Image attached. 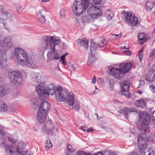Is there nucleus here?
Instances as JSON below:
<instances>
[{
  "instance_id": "1",
  "label": "nucleus",
  "mask_w": 155,
  "mask_h": 155,
  "mask_svg": "<svg viewBox=\"0 0 155 155\" xmlns=\"http://www.w3.org/2000/svg\"><path fill=\"white\" fill-rule=\"evenodd\" d=\"M150 120L149 114L146 111H143L142 114L140 115L137 125L140 126V131L141 133L139 134L137 138L138 148L140 155H154V152L151 148L149 149L146 152L145 150L147 147V136L145 134L149 131L148 124Z\"/></svg>"
},
{
  "instance_id": "2",
  "label": "nucleus",
  "mask_w": 155,
  "mask_h": 155,
  "mask_svg": "<svg viewBox=\"0 0 155 155\" xmlns=\"http://www.w3.org/2000/svg\"><path fill=\"white\" fill-rule=\"evenodd\" d=\"M48 91H46V96L48 97L49 94L52 95L55 94L56 100L58 101H64L65 100V95L64 93L65 92L63 91L61 86L57 87L54 89V85L53 84H50L48 85Z\"/></svg>"
},
{
  "instance_id": "3",
  "label": "nucleus",
  "mask_w": 155,
  "mask_h": 155,
  "mask_svg": "<svg viewBox=\"0 0 155 155\" xmlns=\"http://www.w3.org/2000/svg\"><path fill=\"white\" fill-rule=\"evenodd\" d=\"M89 5L87 0H75L71 8L74 14L79 15L86 10Z\"/></svg>"
},
{
  "instance_id": "4",
  "label": "nucleus",
  "mask_w": 155,
  "mask_h": 155,
  "mask_svg": "<svg viewBox=\"0 0 155 155\" xmlns=\"http://www.w3.org/2000/svg\"><path fill=\"white\" fill-rule=\"evenodd\" d=\"M39 107L37 113V120L40 123H43L46 118V114L50 107V104L43 99Z\"/></svg>"
},
{
  "instance_id": "5",
  "label": "nucleus",
  "mask_w": 155,
  "mask_h": 155,
  "mask_svg": "<svg viewBox=\"0 0 155 155\" xmlns=\"http://www.w3.org/2000/svg\"><path fill=\"white\" fill-rule=\"evenodd\" d=\"M8 76L11 83L16 84L19 86L23 84L24 81L21 74L17 70L12 71L9 72Z\"/></svg>"
},
{
  "instance_id": "6",
  "label": "nucleus",
  "mask_w": 155,
  "mask_h": 155,
  "mask_svg": "<svg viewBox=\"0 0 155 155\" xmlns=\"http://www.w3.org/2000/svg\"><path fill=\"white\" fill-rule=\"evenodd\" d=\"M14 51V52L12 53L11 59H13L16 57L19 64H24L25 62L21 57L24 58L25 56H26V52L24 49L19 47L15 48Z\"/></svg>"
},
{
  "instance_id": "7",
  "label": "nucleus",
  "mask_w": 155,
  "mask_h": 155,
  "mask_svg": "<svg viewBox=\"0 0 155 155\" xmlns=\"http://www.w3.org/2000/svg\"><path fill=\"white\" fill-rule=\"evenodd\" d=\"M44 130H46L49 134H55L57 133L58 126L56 124H53L50 120L46 121L42 126Z\"/></svg>"
},
{
  "instance_id": "8",
  "label": "nucleus",
  "mask_w": 155,
  "mask_h": 155,
  "mask_svg": "<svg viewBox=\"0 0 155 155\" xmlns=\"http://www.w3.org/2000/svg\"><path fill=\"white\" fill-rule=\"evenodd\" d=\"M38 85L36 87V91L38 92L39 96V98L43 100L46 97L47 84L45 83L40 82Z\"/></svg>"
},
{
  "instance_id": "9",
  "label": "nucleus",
  "mask_w": 155,
  "mask_h": 155,
  "mask_svg": "<svg viewBox=\"0 0 155 155\" xmlns=\"http://www.w3.org/2000/svg\"><path fill=\"white\" fill-rule=\"evenodd\" d=\"M65 100H67L68 104L72 106L73 109L78 110L80 109L79 102L77 101H74V96L72 93H68L67 96H65Z\"/></svg>"
},
{
  "instance_id": "10",
  "label": "nucleus",
  "mask_w": 155,
  "mask_h": 155,
  "mask_svg": "<svg viewBox=\"0 0 155 155\" xmlns=\"http://www.w3.org/2000/svg\"><path fill=\"white\" fill-rule=\"evenodd\" d=\"M87 14L93 18L98 17L102 15L101 9L97 7L92 6L90 7L87 11Z\"/></svg>"
},
{
  "instance_id": "11",
  "label": "nucleus",
  "mask_w": 155,
  "mask_h": 155,
  "mask_svg": "<svg viewBox=\"0 0 155 155\" xmlns=\"http://www.w3.org/2000/svg\"><path fill=\"white\" fill-rule=\"evenodd\" d=\"M124 15L126 19V22L128 24L131 25L132 26H134L138 23V21L137 18L133 15L130 12H125Z\"/></svg>"
},
{
  "instance_id": "12",
  "label": "nucleus",
  "mask_w": 155,
  "mask_h": 155,
  "mask_svg": "<svg viewBox=\"0 0 155 155\" xmlns=\"http://www.w3.org/2000/svg\"><path fill=\"white\" fill-rule=\"evenodd\" d=\"M129 82L127 81H124L121 84V91L123 95L126 97L128 98L130 97V93L129 91Z\"/></svg>"
},
{
  "instance_id": "13",
  "label": "nucleus",
  "mask_w": 155,
  "mask_h": 155,
  "mask_svg": "<svg viewBox=\"0 0 155 155\" xmlns=\"http://www.w3.org/2000/svg\"><path fill=\"white\" fill-rule=\"evenodd\" d=\"M7 66L6 52L2 49H0V67H6Z\"/></svg>"
},
{
  "instance_id": "14",
  "label": "nucleus",
  "mask_w": 155,
  "mask_h": 155,
  "mask_svg": "<svg viewBox=\"0 0 155 155\" xmlns=\"http://www.w3.org/2000/svg\"><path fill=\"white\" fill-rule=\"evenodd\" d=\"M24 61L25 63L24 64H21L22 65H27L28 67L31 68H35L37 67L36 63L35 60L34 59L31 58L30 60L29 59L27 53L26 52V56L24 57Z\"/></svg>"
},
{
  "instance_id": "15",
  "label": "nucleus",
  "mask_w": 155,
  "mask_h": 155,
  "mask_svg": "<svg viewBox=\"0 0 155 155\" xmlns=\"http://www.w3.org/2000/svg\"><path fill=\"white\" fill-rule=\"evenodd\" d=\"M12 39L9 36H7L0 41V46L4 47L5 49L12 48Z\"/></svg>"
},
{
  "instance_id": "16",
  "label": "nucleus",
  "mask_w": 155,
  "mask_h": 155,
  "mask_svg": "<svg viewBox=\"0 0 155 155\" xmlns=\"http://www.w3.org/2000/svg\"><path fill=\"white\" fill-rule=\"evenodd\" d=\"M110 72L114 78L120 79L124 76L121 70L118 68H113L110 70Z\"/></svg>"
},
{
  "instance_id": "17",
  "label": "nucleus",
  "mask_w": 155,
  "mask_h": 155,
  "mask_svg": "<svg viewBox=\"0 0 155 155\" xmlns=\"http://www.w3.org/2000/svg\"><path fill=\"white\" fill-rule=\"evenodd\" d=\"M60 39L58 37L54 38V36L50 37L49 46L51 50H55V45L58 44L60 42Z\"/></svg>"
},
{
  "instance_id": "18",
  "label": "nucleus",
  "mask_w": 155,
  "mask_h": 155,
  "mask_svg": "<svg viewBox=\"0 0 155 155\" xmlns=\"http://www.w3.org/2000/svg\"><path fill=\"white\" fill-rule=\"evenodd\" d=\"M132 66V64L130 62L126 63H122L119 65V69L121 70L123 75L130 70Z\"/></svg>"
},
{
  "instance_id": "19",
  "label": "nucleus",
  "mask_w": 155,
  "mask_h": 155,
  "mask_svg": "<svg viewBox=\"0 0 155 155\" xmlns=\"http://www.w3.org/2000/svg\"><path fill=\"white\" fill-rule=\"evenodd\" d=\"M31 79L33 81L39 83L41 82V75L38 73L33 72L30 74Z\"/></svg>"
},
{
  "instance_id": "20",
  "label": "nucleus",
  "mask_w": 155,
  "mask_h": 155,
  "mask_svg": "<svg viewBox=\"0 0 155 155\" xmlns=\"http://www.w3.org/2000/svg\"><path fill=\"white\" fill-rule=\"evenodd\" d=\"M155 80V71L152 69L150 70L145 77V80L150 83L152 82Z\"/></svg>"
},
{
  "instance_id": "21",
  "label": "nucleus",
  "mask_w": 155,
  "mask_h": 155,
  "mask_svg": "<svg viewBox=\"0 0 155 155\" xmlns=\"http://www.w3.org/2000/svg\"><path fill=\"white\" fill-rule=\"evenodd\" d=\"M51 51H49L47 53V56L49 58L50 60H57L59 58L58 54L55 52V50H51Z\"/></svg>"
},
{
  "instance_id": "22",
  "label": "nucleus",
  "mask_w": 155,
  "mask_h": 155,
  "mask_svg": "<svg viewBox=\"0 0 155 155\" xmlns=\"http://www.w3.org/2000/svg\"><path fill=\"white\" fill-rule=\"evenodd\" d=\"M17 151L18 153L21 154H26L27 150L25 148V144L23 142L19 143L17 146Z\"/></svg>"
},
{
  "instance_id": "23",
  "label": "nucleus",
  "mask_w": 155,
  "mask_h": 155,
  "mask_svg": "<svg viewBox=\"0 0 155 155\" xmlns=\"http://www.w3.org/2000/svg\"><path fill=\"white\" fill-rule=\"evenodd\" d=\"M16 147L13 145H10L5 146L6 152L8 155H15Z\"/></svg>"
},
{
  "instance_id": "24",
  "label": "nucleus",
  "mask_w": 155,
  "mask_h": 155,
  "mask_svg": "<svg viewBox=\"0 0 155 155\" xmlns=\"http://www.w3.org/2000/svg\"><path fill=\"white\" fill-rule=\"evenodd\" d=\"M135 105L137 107L142 108H145L147 106L145 101L142 98L137 100L135 102Z\"/></svg>"
},
{
  "instance_id": "25",
  "label": "nucleus",
  "mask_w": 155,
  "mask_h": 155,
  "mask_svg": "<svg viewBox=\"0 0 155 155\" xmlns=\"http://www.w3.org/2000/svg\"><path fill=\"white\" fill-rule=\"evenodd\" d=\"M143 33H140L138 35L137 43L139 45L142 44L147 40V38L145 37Z\"/></svg>"
},
{
  "instance_id": "26",
  "label": "nucleus",
  "mask_w": 155,
  "mask_h": 155,
  "mask_svg": "<svg viewBox=\"0 0 155 155\" xmlns=\"http://www.w3.org/2000/svg\"><path fill=\"white\" fill-rule=\"evenodd\" d=\"M77 43L86 48H88V42L85 39H78L76 41Z\"/></svg>"
},
{
  "instance_id": "27",
  "label": "nucleus",
  "mask_w": 155,
  "mask_h": 155,
  "mask_svg": "<svg viewBox=\"0 0 155 155\" xmlns=\"http://www.w3.org/2000/svg\"><path fill=\"white\" fill-rule=\"evenodd\" d=\"M97 60L95 56L93 54L90 55L87 62V64L91 66L93 65Z\"/></svg>"
},
{
  "instance_id": "28",
  "label": "nucleus",
  "mask_w": 155,
  "mask_h": 155,
  "mask_svg": "<svg viewBox=\"0 0 155 155\" xmlns=\"http://www.w3.org/2000/svg\"><path fill=\"white\" fill-rule=\"evenodd\" d=\"M75 150V149L73 148L71 145L68 143L67 145V148L65 150V153L66 155H70Z\"/></svg>"
},
{
  "instance_id": "29",
  "label": "nucleus",
  "mask_w": 155,
  "mask_h": 155,
  "mask_svg": "<svg viewBox=\"0 0 155 155\" xmlns=\"http://www.w3.org/2000/svg\"><path fill=\"white\" fill-rule=\"evenodd\" d=\"M43 42L41 43L42 46L45 49L48 47V45L49 37L48 36H45L43 38Z\"/></svg>"
},
{
  "instance_id": "30",
  "label": "nucleus",
  "mask_w": 155,
  "mask_h": 155,
  "mask_svg": "<svg viewBox=\"0 0 155 155\" xmlns=\"http://www.w3.org/2000/svg\"><path fill=\"white\" fill-rule=\"evenodd\" d=\"M40 14L39 13L37 14V19L38 21L41 23H44L45 21V20L44 16L41 15V12H40Z\"/></svg>"
},
{
  "instance_id": "31",
  "label": "nucleus",
  "mask_w": 155,
  "mask_h": 155,
  "mask_svg": "<svg viewBox=\"0 0 155 155\" xmlns=\"http://www.w3.org/2000/svg\"><path fill=\"white\" fill-rule=\"evenodd\" d=\"M92 18H93L91 16L87 14L86 15L83 16L81 18V20L83 22H88L90 21Z\"/></svg>"
},
{
  "instance_id": "32",
  "label": "nucleus",
  "mask_w": 155,
  "mask_h": 155,
  "mask_svg": "<svg viewBox=\"0 0 155 155\" xmlns=\"http://www.w3.org/2000/svg\"><path fill=\"white\" fill-rule=\"evenodd\" d=\"M2 14L4 17L7 20H9L10 21H12L13 18L12 17L11 15L7 11L5 10L4 12H2Z\"/></svg>"
},
{
  "instance_id": "33",
  "label": "nucleus",
  "mask_w": 155,
  "mask_h": 155,
  "mask_svg": "<svg viewBox=\"0 0 155 155\" xmlns=\"http://www.w3.org/2000/svg\"><path fill=\"white\" fill-rule=\"evenodd\" d=\"M154 2L150 1L147 2L146 5V10L147 11H150L151 10L153 6L154 5Z\"/></svg>"
},
{
  "instance_id": "34",
  "label": "nucleus",
  "mask_w": 155,
  "mask_h": 155,
  "mask_svg": "<svg viewBox=\"0 0 155 155\" xmlns=\"http://www.w3.org/2000/svg\"><path fill=\"white\" fill-rule=\"evenodd\" d=\"M104 41L105 39L104 38H101L100 39V41H99L97 43V47L101 48L105 45L106 44L104 43Z\"/></svg>"
},
{
  "instance_id": "35",
  "label": "nucleus",
  "mask_w": 155,
  "mask_h": 155,
  "mask_svg": "<svg viewBox=\"0 0 155 155\" xmlns=\"http://www.w3.org/2000/svg\"><path fill=\"white\" fill-rule=\"evenodd\" d=\"M105 15L108 19H111L114 16V14L110 10H108L105 12Z\"/></svg>"
},
{
  "instance_id": "36",
  "label": "nucleus",
  "mask_w": 155,
  "mask_h": 155,
  "mask_svg": "<svg viewBox=\"0 0 155 155\" xmlns=\"http://www.w3.org/2000/svg\"><path fill=\"white\" fill-rule=\"evenodd\" d=\"M0 109L2 112L6 111L7 110V105L3 102L0 103Z\"/></svg>"
},
{
  "instance_id": "37",
  "label": "nucleus",
  "mask_w": 155,
  "mask_h": 155,
  "mask_svg": "<svg viewBox=\"0 0 155 155\" xmlns=\"http://www.w3.org/2000/svg\"><path fill=\"white\" fill-rule=\"evenodd\" d=\"M6 93V90L4 87L2 85L0 86V98L4 96Z\"/></svg>"
},
{
  "instance_id": "38",
  "label": "nucleus",
  "mask_w": 155,
  "mask_h": 155,
  "mask_svg": "<svg viewBox=\"0 0 155 155\" xmlns=\"http://www.w3.org/2000/svg\"><path fill=\"white\" fill-rule=\"evenodd\" d=\"M5 126L0 125V135L2 136L4 138L5 135V132L4 130Z\"/></svg>"
},
{
  "instance_id": "39",
  "label": "nucleus",
  "mask_w": 155,
  "mask_h": 155,
  "mask_svg": "<svg viewBox=\"0 0 155 155\" xmlns=\"http://www.w3.org/2000/svg\"><path fill=\"white\" fill-rule=\"evenodd\" d=\"M98 47L97 44L95 43L92 42L91 43V45L90 46V49L91 52V53L92 51H94L97 49V48Z\"/></svg>"
},
{
  "instance_id": "40",
  "label": "nucleus",
  "mask_w": 155,
  "mask_h": 155,
  "mask_svg": "<svg viewBox=\"0 0 155 155\" xmlns=\"http://www.w3.org/2000/svg\"><path fill=\"white\" fill-rule=\"evenodd\" d=\"M6 24L4 22V19L2 18H0V26L2 28H5L6 26Z\"/></svg>"
},
{
  "instance_id": "41",
  "label": "nucleus",
  "mask_w": 155,
  "mask_h": 155,
  "mask_svg": "<svg viewBox=\"0 0 155 155\" xmlns=\"http://www.w3.org/2000/svg\"><path fill=\"white\" fill-rule=\"evenodd\" d=\"M101 0H89L90 3L92 5H97L99 4Z\"/></svg>"
},
{
  "instance_id": "42",
  "label": "nucleus",
  "mask_w": 155,
  "mask_h": 155,
  "mask_svg": "<svg viewBox=\"0 0 155 155\" xmlns=\"http://www.w3.org/2000/svg\"><path fill=\"white\" fill-rule=\"evenodd\" d=\"M45 144L46 145V146H45V147H48V148L51 147H52V144L51 142V141L50 140L48 139L47 140Z\"/></svg>"
},
{
  "instance_id": "43",
  "label": "nucleus",
  "mask_w": 155,
  "mask_h": 155,
  "mask_svg": "<svg viewBox=\"0 0 155 155\" xmlns=\"http://www.w3.org/2000/svg\"><path fill=\"white\" fill-rule=\"evenodd\" d=\"M17 11L18 13L21 12L22 10L23 9L21 5H18L17 7Z\"/></svg>"
},
{
  "instance_id": "44",
  "label": "nucleus",
  "mask_w": 155,
  "mask_h": 155,
  "mask_svg": "<svg viewBox=\"0 0 155 155\" xmlns=\"http://www.w3.org/2000/svg\"><path fill=\"white\" fill-rule=\"evenodd\" d=\"M128 112H129V110H128L127 107H125L124 109V113L126 118H127Z\"/></svg>"
},
{
  "instance_id": "45",
  "label": "nucleus",
  "mask_w": 155,
  "mask_h": 155,
  "mask_svg": "<svg viewBox=\"0 0 155 155\" xmlns=\"http://www.w3.org/2000/svg\"><path fill=\"white\" fill-rule=\"evenodd\" d=\"M78 155H91V154L89 153H87L86 152L83 151H80L78 153Z\"/></svg>"
},
{
  "instance_id": "46",
  "label": "nucleus",
  "mask_w": 155,
  "mask_h": 155,
  "mask_svg": "<svg viewBox=\"0 0 155 155\" xmlns=\"http://www.w3.org/2000/svg\"><path fill=\"white\" fill-rule=\"evenodd\" d=\"M150 88L153 93H155V86L152 84L150 86Z\"/></svg>"
},
{
  "instance_id": "47",
  "label": "nucleus",
  "mask_w": 155,
  "mask_h": 155,
  "mask_svg": "<svg viewBox=\"0 0 155 155\" xmlns=\"http://www.w3.org/2000/svg\"><path fill=\"white\" fill-rule=\"evenodd\" d=\"M145 84V82L143 80H141L140 81V84L138 86V87L139 88H141V87L143 86Z\"/></svg>"
},
{
  "instance_id": "48",
  "label": "nucleus",
  "mask_w": 155,
  "mask_h": 155,
  "mask_svg": "<svg viewBox=\"0 0 155 155\" xmlns=\"http://www.w3.org/2000/svg\"><path fill=\"white\" fill-rule=\"evenodd\" d=\"M81 128V129L84 131H87V132L89 131L88 128L86 127L82 126Z\"/></svg>"
},
{
  "instance_id": "49",
  "label": "nucleus",
  "mask_w": 155,
  "mask_h": 155,
  "mask_svg": "<svg viewBox=\"0 0 155 155\" xmlns=\"http://www.w3.org/2000/svg\"><path fill=\"white\" fill-rule=\"evenodd\" d=\"M60 14L61 18L63 16H64L65 14V11L63 9H61L60 11Z\"/></svg>"
},
{
  "instance_id": "50",
  "label": "nucleus",
  "mask_w": 155,
  "mask_h": 155,
  "mask_svg": "<svg viewBox=\"0 0 155 155\" xmlns=\"http://www.w3.org/2000/svg\"><path fill=\"white\" fill-rule=\"evenodd\" d=\"M155 56V49L153 50L150 55L149 57H153Z\"/></svg>"
},
{
  "instance_id": "51",
  "label": "nucleus",
  "mask_w": 155,
  "mask_h": 155,
  "mask_svg": "<svg viewBox=\"0 0 155 155\" xmlns=\"http://www.w3.org/2000/svg\"><path fill=\"white\" fill-rule=\"evenodd\" d=\"M7 110H8L11 112H13L15 111V110L11 107H9L8 108H7Z\"/></svg>"
},
{
  "instance_id": "52",
  "label": "nucleus",
  "mask_w": 155,
  "mask_h": 155,
  "mask_svg": "<svg viewBox=\"0 0 155 155\" xmlns=\"http://www.w3.org/2000/svg\"><path fill=\"white\" fill-rule=\"evenodd\" d=\"M67 55V54H64L62 56H61L60 58V61H62V60H65V56Z\"/></svg>"
},
{
  "instance_id": "53",
  "label": "nucleus",
  "mask_w": 155,
  "mask_h": 155,
  "mask_svg": "<svg viewBox=\"0 0 155 155\" xmlns=\"http://www.w3.org/2000/svg\"><path fill=\"white\" fill-rule=\"evenodd\" d=\"M96 76L94 75L93 78H92V81H91L92 83L95 84L96 83Z\"/></svg>"
},
{
  "instance_id": "54",
  "label": "nucleus",
  "mask_w": 155,
  "mask_h": 155,
  "mask_svg": "<svg viewBox=\"0 0 155 155\" xmlns=\"http://www.w3.org/2000/svg\"><path fill=\"white\" fill-rule=\"evenodd\" d=\"M143 54V50H140L139 51L138 54L139 57H142Z\"/></svg>"
},
{
  "instance_id": "55",
  "label": "nucleus",
  "mask_w": 155,
  "mask_h": 155,
  "mask_svg": "<svg viewBox=\"0 0 155 155\" xmlns=\"http://www.w3.org/2000/svg\"><path fill=\"white\" fill-rule=\"evenodd\" d=\"M8 139L9 141L12 142V143H14L15 142V140H13L12 137H9L8 138Z\"/></svg>"
},
{
  "instance_id": "56",
  "label": "nucleus",
  "mask_w": 155,
  "mask_h": 155,
  "mask_svg": "<svg viewBox=\"0 0 155 155\" xmlns=\"http://www.w3.org/2000/svg\"><path fill=\"white\" fill-rule=\"evenodd\" d=\"M137 111V109L134 108H130L129 109V111L131 112H136Z\"/></svg>"
},
{
  "instance_id": "57",
  "label": "nucleus",
  "mask_w": 155,
  "mask_h": 155,
  "mask_svg": "<svg viewBox=\"0 0 155 155\" xmlns=\"http://www.w3.org/2000/svg\"><path fill=\"white\" fill-rule=\"evenodd\" d=\"M104 81V79L103 78H100L98 79L97 80V82L100 83Z\"/></svg>"
},
{
  "instance_id": "58",
  "label": "nucleus",
  "mask_w": 155,
  "mask_h": 155,
  "mask_svg": "<svg viewBox=\"0 0 155 155\" xmlns=\"http://www.w3.org/2000/svg\"><path fill=\"white\" fill-rule=\"evenodd\" d=\"M111 38L115 40L117 39V38H116V36L114 35V34H112L111 35Z\"/></svg>"
},
{
  "instance_id": "59",
  "label": "nucleus",
  "mask_w": 155,
  "mask_h": 155,
  "mask_svg": "<svg viewBox=\"0 0 155 155\" xmlns=\"http://www.w3.org/2000/svg\"><path fill=\"white\" fill-rule=\"evenodd\" d=\"M124 53H126L127 55H129L131 54V52L129 50H127L126 51H124Z\"/></svg>"
},
{
  "instance_id": "60",
  "label": "nucleus",
  "mask_w": 155,
  "mask_h": 155,
  "mask_svg": "<svg viewBox=\"0 0 155 155\" xmlns=\"http://www.w3.org/2000/svg\"><path fill=\"white\" fill-rule=\"evenodd\" d=\"M94 155H104L101 152H97V153H95Z\"/></svg>"
},
{
  "instance_id": "61",
  "label": "nucleus",
  "mask_w": 155,
  "mask_h": 155,
  "mask_svg": "<svg viewBox=\"0 0 155 155\" xmlns=\"http://www.w3.org/2000/svg\"><path fill=\"white\" fill-rule=\"evenodd\" d=\"M152 119L153 123L155 125V117L154 116H152Z\"/></svg>"
},
{
  "instance_id": "62",
  "label": "nucleus",
  "mask_w": 155,
  "mask_h": 155,
  "mask_svg": "<svg viewBox=\"0 0 155 155\" xmlns=\"http://www.w3.org/2000/svg\"><path fill=\"white\" fill-rule=\"evenodd\" d=\"M4 10L3 9V7L2 6H0V13H2V12H4Z\"/></svg>"
},
{
  "instance_id": "63",
  "label": "nucleus",
  "mask_w": 155,
  "mask_h": 155,
  "mask_svg": "<svg viewBox=\"0 0 155 155\" xmlns=\"http://www.w3.org/2000/svg\"><path fill=\"white\" fill-rule=\"evenodd\" d=\"M114 35L116 36V38H117V39H119L121 37V34Z\"/></svg>"
},
{
  "instance_id": "64",
  "label": "nucleus",
  "mask_w": 155,
  "mask_h": 155,
  "mask_svg": "<svg viewBox=\"0 0 155 155\" xmlns=\"http://www.w3.org/2000/svg\"><path fill=\"white\" fill-rule=\"evenodd\" d=\"M61 62H62V64L63 65H66V64H67V62H66V61L65 60H64L62 61Z\"/></svg>"
}]
</instances>
